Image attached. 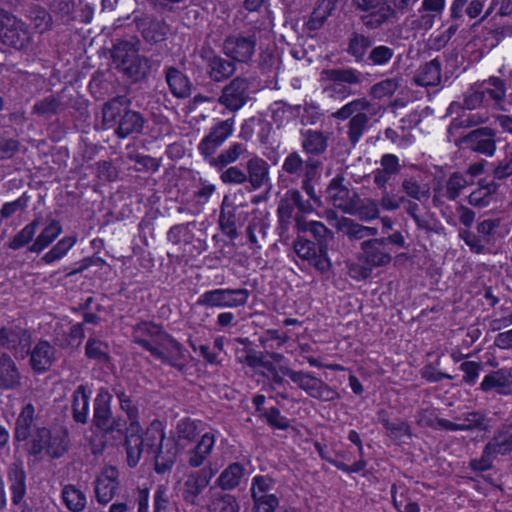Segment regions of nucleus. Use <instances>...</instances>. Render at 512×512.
I'll list each match as a JSON object with an SVG mask.
<instances>
[{"label":"nucleus","mask_w":512,"mask_h":512,"mask_svg":"<svg viewBox=\"0 0 512 512\" xmlns=\"http://www.w3.org/2000/svg\"><path fill=\"white\" fill-rule=\"evenodd\" d=\"M245 468L242 464L235 462L225 468L217 479V484L222 490H231L240 484L244 476Z\"/></svg>","instance_id":"obj_47"},{"label":"nucleus","mask_w":512,"mask_h":512,"mask_svg":"<svg viewBox=\"0 0 512 512\" xmlns=\"http://www.w3.org/2000/svg\"><path fill=\"white\" fill-rule=\"evenodd\" d=\"M295 207L288 201L286 195L280 200L278 208H277V216L279 226L278 229L281 233L288 230V226L290 224V220L293 216V211Z\"/></svg>","instance_id":"obj_61"},{"label":"nucleus","mask_w":512,"mask_h":512,"mask_svg":"<svg viewBox=\"0 0 512 512\" xmlns=\"http://www.w3.org/2000/svg\"><path fill=\"white\" fill-rule=\"evenodd\" d=\"M165 80L173 96L185 99L191 94V82L189 78L175 67L165 69Z\"/></svg>","instance_id":"obj_36"},{"label":"nucleus","mask_w":512,"mask_h":512,"mask_svg":"<svg viewBox=\"0 0 512 512\" xmlns=\"http://www.w3.org/2000/svg\"><path fill=\"white\" fill-rule=\"evenodd\" d=\"M420 86H437L441 82V63L435 58L419 67L414 76Z\"/></svg>","instance_id":"obj_41"},{"label":"nucleus","mask_w":512,"mask_h":512,"mask_svg":"<svg viewBox=\"0 0 512 512\" xmlns=\"http://www.w3.org/2000/svg\"><path fill=\"white\" fill-rule=\"evenodd\" d=\"M85 355L89 359H93L101 363H107L110 361L108 344L95 337H90L87 340Z\"/></svg>","instance_id":"obj_52"},{"label":"nucleus","mask_w":512,"mask_h":512,"mask_svg":"<svg viewBox=\"0 0 512 512\" xmlns=\"http://www.w3.org/2000/svg\"><path fill=\"white\" fill-rule=\"evenodd\" d=\"M6 478L11 494V502L14 506L26 504L27 475L21 460L11 462L6 468Z\"/></svg>","instance_id":"obj_22"},{"label":"nucleus","mask_w":512,"mask_h":512,"mask_svg":"<svg viewBox=\"0 0 512 512\" xmlns=\"http://www.w3.org/2000/svg\"><path fill=\"white\" fill-rule=\"evenodd\" d=\"M203 59L206 63L207 74L215 82H222L230 78L236 71L235 62L215 54L212 50L207 52Z\"/></svg>","instance_id":"obj_26"},{"label":"nucleus","mask_w":512,"mask_h":512,"mask_svg":"<svg viewBox=\"0 0 512 512\" xmlns=\"http://www.w3.org/2000/svg\"><path fill=\"white\" fill-rule=\"evenodd\" d=\"M62 499L66 507L73 512H80L86 506L85 493L72 484H68L63 487Z\"/></svg>","instance_id":"obj_49"},{"label":"nucleus","mask_w":512,"mask_h":512,"mask_svg":"<svg viewBox=\"0 0 512 512\" xmlns=\"http://www.w3.org/2000/svg\"><path fill=\"white\" fill-rule=\"evenodd\" d=\"M221 172L220 179L224 184L243 185L246 184V171L238 166H227Z\"/></svg>","instance_id":"obj_59"},{"label":"nucleus","mask_w":512,"mask_h":512,"mask_svg":"<svg viewBox=\"0 0 512 512\" xmlns=\"http://www.w3.org/2000/svg\"><path fill=\"white\" fill-rule=\"evenodd\" d=\"M335 227L337 231L350 242H362L367 240L369 237H375L378 235V229L376 227L364 226L348 217L339 218Z\"/></svg>","instance_id":"obj_28"},{"label":"nucleus","mask_w":512,"mask_h":512,"mask_svg":"<svg viewBox=\"0 0 512 512\" xmlns=\"http://www.w3.org/2000/svg\"><path fill=\"white\" fill-rule=\"evenodd\" d=\"M101 114L103 128L113 129L119 139L143 133L146 119L141 112L131 109V99L126 95H117L104 102Z\"/></svg>","instance_id":"obj_2"},{"label":"nucleus","mask_w":512,"mask_h":512,"mask_svg":"<svg viewBox=\"0 0 512 512\" xmlns=\"http://www.w3.org/2000/svg\"><path fill=\"white\" fill-rule=\"evenodd\" d=\"M374 115H376V111L366 98L354 99L332 113V117L338 120L350 118L347 125V137L353 147L357 145L368 129L370 119Z\"/></svg>","instance_id":"obj_5"},{"label":"nucleus","mask_w":512,"mask_h":512,"mask_svg":"<svg viewBox=\"0 0 512 512\" xmlns=\"http://www.w3.org/2000/svg\"><path fill=\"white\" fill-rule=\"evenodd\" d=\"M490 445L495 448L498 455H507L512 452V424L504 425L496 431Z\"/></svg>","instance_id":"obj_51"},{"label":"nucleus","mask_w":512,"mask_h":512,"mask_svg":"<svg viewBox=\"0 0 512 512\" xmlns=\"http://www.w3.org/2000/svg\"><path fill=\"white\" fill-rule=\"evenodd\" d=\"M487 121V117L480 115L479 113H469V114H463L458 118H454L449 127H448V133L454 134L459 129H465V128H471L478 126L480 124H484Z\"/></svg>","instance_id":"obj_54"},{"label":"nucleus","mask_w":512,"mask_h":512,"mask_svg":"<svg viewBox=\"0 0 512 512\" xmlns=\"http://www.w3.org/2000/svg\"><path fill=\"white\" fill-rule=\"evenodd\" d=\"M472 184L473 179L468 178L463 172H453L446 181L444 196L450 201H455L462 191Z\"/></svg>","instance_id":"obj_46"},{"label":"nucleus","mask_w":512,"mask_h":512,"mask_svg":"<svg viewBox=\"0 0 512 512\" xmlns=\"http://www.w3.org/2000/svg\"><path fill=\"white\" fill-rule=\"evenodd\" d=\"M30 365L37 373L50 369L55 360V348L48 341H39L33 349L30 348Z\"/></svg>","instance_id":"obj_29"},{"label":"nucleus","mask_w":512,"mask_h":512,"mask_svg":"<svg viewBox=\"0 0 512 512\" xmlns=\"http://www.w3.org/2000/svg\"><path fill=\"white\" fill-rule=\"evenodd\" d=\"M322 166V161L317 158L311 157L303 159L300 154L293 151L287 155L282 164V170L297 177H317L318 170Z\"/></svg>","instance_id":"obj_24"},{"label":"nucleus","mask_w":512,"mask_h":512,"mask_svg":"<svg viewBox=\"0 0 512 512\" xmlns=\"http://www.w3.org/2000/svg\"><path fill=\"white\" fill-rule=\"evenodd\" d=\"M69 444L66 429L51 430L40 426L35 427L32 437L25 443V450L29 456L36 459H42L44 455L51 459H59L68 451Z\"/></svg>","instance_id":"obj_4"},{"label":"nucleus","mask_w":512,"mask_h":512,"mask_svg":"<svg viewBox=\"0 0 512 512\" xmlns=\"http://www.w3.org/2000/svg\"><path fill=\"white\" fill-rule=\"evenodd\" d=\"M124 431L127 464L129 467L133 468L137 466L142 453L146 451V445H144L143 439L141 438L142 428L139 422H134L130 423L128 427H125Z\"/></svg>","instance_id":"obj_25"},{"label":"nucleus","mask_w":512,"mask_h":512,"mask_svg":"<svg viewBox=\"0 0 512 512\" xmlns=\"http://www.w3.org/2000/svg\"><path fill=\"white\" fill-rule=\"evenodd\" d=\"M175 508L171 502V495L167 486L160 484L156 487L153 495V512H174Z\"/></svg>","instance_id":"obj_56"},{"label":"nucleus","mask_w":512,"mask_h":512,"mask_svg":"<svg viewBox=\"0 0 512 512\" xmlns=\"http://www.w3.org/2000/svg\"><path fill=\"white\" fill-rule=\"evenodd\" d=\"M76 236H67L59 240L47 253L42 257V261L46 264H51L63 258L67 252L76 243Z\"/></svg>","instance_id":"obj_53"},{"label":"nucleus","mask_w":512,"mask_h":512,"mask_svg":"<svg viewBox=\"0 0 512 512\" xmlns=\"http://www.w3.org/2000/svg\"><path fill=\"white\" fill-rule=\"evenodd\" d=\"M258 33L259 30L253 28L246 34L227 36L223 42L224 54L234 62H249L255 53Z\"/></svg>","instance_id":"obj_11"},{"label":"nucleus","mask_w":512,"mask_h":512,"mask_svg":"<svg viewBox=\"0 0 512 512\" xmlns=\"http://www.w3.org/2000/svg\"><path fill=\"white\" fill-rule=\"evenodd\" d=\"M35 418V407L27 403L22 407L15 421L13 438L16 442H27L33 435L32 427Z\"/></svg>","instance_id":"obj_35"},{"label":"nucleus","mask_w":512,"mask_h":512,"mask_svg":"<svg viewBox=\"0 0 512 512\" xmlns=\"http://www.w3.org/2000/svg\"><path fill=\"white\" fill-rule=\"evenodd\" d=\"M21 386L20 372L7 353L0 355V389L1 390H14Z\"/></svg>","instance_id":"obj_34"},{"label":"nucleus","mask_w":512,"mask_h":512,"mask_svg":"<svg viewBox=\"0 0 512 512\" xmlns=\"http://www.w3.org/2000/svg\"><path fill=\"white\" fill-rule=\"evenodd\" d=\"M456 420H463V423L442 422L447 431H488V419L480 411H471L463 414L462 417H456Z\"/></svg>","instance_id":"obj_30"},{"label":"nucleus","mask_w":512,"mask_h":512,"mask_svg":"<svg viewBox=\"0 0 512 512\" xmlns=\"http://www.w3.org/2000/svg\"><path fill=\"white\" fill-rule=\"evenodd\" d=\"M132 338L134 343L149 351L153 357L179 371L184 370L185 365L180 360L184 358L185 349L161 326L147 321L137 323L133 327Z\"/></svg>","instance_id":"obj_1"},{"label":"nucleus","mask_w":512,"mask_h":512,"mask_svg":"<svg viewBox=\"0 0 512 512\" xmlns=\"http://www.w3.org/2000/svg\"><path fill=\"white\" fill-rule=\"evenodd\" d=\"M0 41L7 47L24 50L31 42V33L21 19L11 14L0 23Z\"/></svg>","instance_id":"obj_15"},{"label":"nucleus","mask_w":512,"mask_h":512,"mask_svg":"<svg viewBox=\"0 0 512 512\" xmlns=\"http://www.w3.org/2000/svg\"><path fill=\"white\" fill-rule=\"evenodd\" d=\"M31 333L20 326L0 328V347L11 350L16 358L24 359L30 353Z\"/></svg>","instance_id":"obj_16"},{"label":"nucleus","mask_w":512,"mask_h":512,"mask_svg":"<svg viewBox=\"0 0 512 512\" xmlns=\"http://www.w3.org/2000/svg\"><path fill=\"white\" fill-rule=\"evenodd\" d=\"M391 247H387L381 238L367 239L361 242L358 259L363 264L373 268L389 265L392 261Z\"/></svg>","instance_id":"obj_17"},{"label":"nucleus","mask_w":512,"mask_h":512,"mask_svg":"<svg viewBox=\"0 0 512 512\" xmlns=\"http://www.w3.org/2000/svg\"><path fill=\"white\" fill-rule=\"evenodd\" d=\"M154 469L157 474H164L170 471L176 461L178 447L176 442L167 438L165 442L154 450Z\"/></svg>","instance_id":"obj_32"},{"label":"nucleus","mask_w":512,"mask_h":512,"mask_svg":"<svg viewBox=\"0 0 512 512\" xmlns=\"http://www.w3.org/2000/svg\"><path fill=\"white\" fill-rule=\"evenodd\" d=\"M234 119H226L217 123L210 132L199 142L197 149L206 161L215 155L217 149L232 135Z\"/></svg>","instance_id":"obj_21"},{"label":"nucleus","mask_w":512,"mask_h":512,"mask_svg":"<svg viewBox=\"0 0 512 512\" xmlns=\"http://www.w3.org/2000/svg\"><path fill=\"white\" fill-rule=\"evenodd\" d=\"M301 147L307 158H317L323 155L328 149L329 136L319 130L308 129L302 131Z\"/></svg>","instance_id":"obj_31"},{"label":"nucleus","mask_w":512,"mask_h":512,"mask_svg":"<svg viewBox=\"0 0 512 512\" xmlns=\"http://www.w3.org/2000/svg\"><path fill=\"white\" fill-rule=\"evenodd\" d=\"M112 394L107 388L101 387L93 402L92 424L102 433L108 435L113 433L122 434L126 421L115 417L111 409Z\"/></svg>","instance_id":"obj_7"},{"label":"nucleus","mask_w":512,"mask_h":512,"mask_svg":"<svg viewBox=\"0 0 512 512\" xmlns=\"http://www.w3.org/2000/svg\"><path fill=\"white\" fill-rule=\"evenodd\" d=\"M454 142L472 152L492 157L496 152V131L490 127L476 128Z\"/></svg>","instance_id":"obj_13"},{"label":"nucleus","mask_w":512,"mask_h":512,"mask_svg":"<svg viewBox=\"0 0 512 512\" xmlns=\"http://www.w3.org/2000/svg\"><path fill=\"white\" fill-rule=\"evenodd\" d=\"M253 507L251 512H275L279 506V499L276 495L252 497Z\"/></svg>","instance_id":"obj_64"},{"label":"nucleus","mask_w":512,"mask_h":512,"mask_svg":"<svg viewBox=\"0 0 512 512\" xmlns=\"http://www.w3.org/2000/svg\"><path fill=\"white\" fill-rule=\"evenodd\" d=\"M246 151L241 143H233L228 149L223 150L217 157L214 155L208 158L206 162L216 170H223L230 164L236 162L239 157Z\"/></svg>","instance_id":"obj_44"},{"label":"nucleus","mask_w":512,"mask_h":512,"mask_svg":"<svg viewBox=\"0 0 512 512\" xmlns=\"http://www.w3.org/2000/svg\"><path fill=\"white\" fill-rule=\"evenodd\" d=\"M279 371L289 377L299 389L305 391L312 398L326 402L339 398V393L335 389L311 373L295 371L286 366H280Z\"/></svg>","instance_id":"obj_8"},{"label":"nucleus","mask_w":512,"mask_h":512,"mask_svg":"<svg viewBox=\"0 0 512 512\" xmlns=\"http://www.w3.org/2000/svg\"><path fill=\"white\" fill-rule=\"evenodd\" d=\"M77 99L72 91L62 89L56 95H50L36 102L32 112L38 116L50 118L68 108L78 109Z\"/></svg>","instance_id":"obj_18"},{"label":"nucleus","mask_w":512,"mask_h":512,"mask_svg":"<svg viewBox=\"0 0 512 512\" xmlns=\"http://www.w3.org/2000/svg\"><path fill=\"white\" fill-rule=\"evenodd\" d=\"M394 50L385 45L375 46L367 56V61L376 66L387 64L393 57Z\"/></svg>","instance_id":"obj_62"},{"label":"nucleus","mask_w":512,"mask_h":512,"mask_svg":"<svg viewBox=\"0 0 512 512\" xmlns=\"http://www.w3.org/2000/svg\"><path fill=\"white\" fill-rule=\"evenodd\" d=\"M90 394L87 386L83 384L72 394V417L76 423L85 425L88 422Z\"/></svg>","instance_id":"obj_38"},{"label":"nucleus","mask_w":512,"mask_h":512,"mask_svg":"<svg viewBox=\"0 0 512 512\" xmlns=\"http://www.w3.org/2000/svg\"><path fill=\"white\" fill-rule=\"evenodd\" d=\"M401 190L405 198L409 197L420 203H425L430 198V188L426 184H420L414 177H407L401 183Z\"/></svg>","instance_id":"obj_48"},{"label":"nucleus","mask_w":512,"mask_h":512,"mask_svg":"<svg viewBox=\"0 0 512 512\" xmlns=\"http://www.w3.org/2000/svg\"><path fill=\"white\" fill-rule=\"evenodd\" d=\"M372 44L373 41L369 36L353 31L348 37L346 52L356 62H363Z\"/></svg>","instance_id":"obj_42"},{"label":"nucleus","mask_w":512,"mask_h":512,"mask_svg":"<svg viewBox=\"0 0 512 512\" xmlns=\"http://www.w3.org/2000/svg\"><path fill=\"white\" fill-rule=\"evenodd\" d=\"M496 390L499 394H508L512 391V371L498 369L487 374L480 384V390L489 392Z\"/></svg>","instance_id":"obj_33"},{"label":"nucleus","mask_w":512,"mask_h":512,"mask_svg":"<svg viewBox=\"0 0 512 512\" xmlns=\"http://www.w3.org/2000/svg\"><path fill=\"white\" fill-rule=\"evenodd\" d=\"M119 490V471L114 466H105L94 481V491L97 501L109 503Z\"/></svg>","instance_id":"obj_23"},{"label":"nucleus","mask_w":512,"mask_h":512,"mask_svg":"<svg viewBox=\"0 0 512 512\" xmlns=\"http://www.w3.org/2000/svg\"><path fill=\"white\" fill-rule=\"evenodd\" d=\"M398 88V81L394 78H389L374 84L370 89V95L376 99H382L392 96Z\"/></svg>","instance_id":"obj_60"},{"label":"nucleus","mask_w":512,"mask_h":512,"mask_svg":"<svg viewBox=\"0 0 512 512\" xmlns=\"http://www.w3.org/2000/svg\"><path fill=\"white\" fill-rule=\"evenodd\" d=\"M250 82L245 77H235L222 89L218 102L228 110L235 112L249 100Z\"/></svg>","instance_id":"obj_19"},{"label":"nucleus","mask_w":512,"mask_h":512,"mask_svg":"<svg viewBox=\"0 0 512 512\" xmlns=\"http://www.w3.org/2000/svg\"><path fill=\"white\" fill-rule=\"evenodd\" d=\"M483 365L481 362L464 361L460 364L459 369L464 373L462 382L466 385L473 386L476 384Z\"/></svg>","instance_id":"obj_63"},{"label":"nucleus","mask_w":512,"mask_h":512,"mask_svg":"<svg viewBox=\"0 0 512 512\" xmlns=\"http://www.w3.org/2000/svg\"><path fill=\"white\" fill-rule=\"evenodd\" d=\"M210 512H239V504L236 498L230 494L216 495L210 505Z\"/></svg>","instance_id":"obj_57"},{"label":"nucleus","mask_w":512,"mask_h":512,"mask_svg":"<svg viewBox=\"0 0 512 512\" xmlns=\"http://www.w3.org/2000/svg\"><path fill=\"white\" fill-rule=\"evenodd\" d=\"M228 197L225 196L221 205L219 215V226L221 231L226 234L230 239L238 237L237 222V206L227 203Z\"/></svg>","instance_id":"obj_40"},{"label":"nucleus","mask_w":512,"mask_h":512,"mask_svg":"<svg viewBox=\"0 0 512 512\" xmlns=\"http://www.w3.org/2000/svg\"><path fill=\"white\" fill-rule=\"evenodd\" d=\"M246 183L249 191H256L270 185L269 164L262 158L254 156L245 165Z\"/></svg>","instance_id":"obj_27"},{"label":"nucleus","mask_w":512,"mask_h":512,"mask_svg":"<svg viewBox=\"0 0 512 512\" xmlns=\"http://www.w3.org/2000/svg\"><path fill=\"white\" fill-rule=\"evenodd\" d=\"M215 444V436L212 433H205L197 445L188 451L187 462L190 467L198 468L202 466L208 456L211 454Z\"/></svg>","instance_id":"obj_39"},{"label":"nucleus","mask_w":512,"mask_h":512,"mask_svg":"<svg viewBox=\"0 0 512 512\" xmlns=\"http://www.w3.org/2000/svg\"><path fill=\"white\" fill-rule=\"evenodd\" d=\"M343 174H337L329 182L325 194L328 203L345 213L353 214L357 208L358 195L345 184Z\"/></svg>","instance_id":"obj_14"},{"label":"nucleus","mask_w":512,"mask_h":512,"mask_svg":"<svg viewBox=\"0 0 512 512\" xmlns=\"http://www.w3.org/2000/svg\"><path fill=\"white\" fill-rule=\"evenodd\" d=\"M322 77L331 83L324 88V92L332 98L344 100L353 94L348 85L360 84L362 74L352 68H333L322 71Z\"/></svg>","instance_id":"obj_9"},{"label":"nucleus","mask_w":512,"mask_h":512,"mask_svg":"<svg viewBox=\"0 0 512 512\" xmlns=\"http://www.w3.org/2000/svg\"><path fill=\"white\" fill-rule=\"evenodd\" d=\"M250 292L245 288L214 289L204 292L197 300V304L205 307L237 308L244 306Z\"/></svg>","instance_id":"obj_12"},{"label":"nucleus","mask_w":512,"mask_h":512,"mask_svg":"<svg viewBox=\"0 0 512 512\" xmlns=\"http://www.w3.org/2000/svg\"><path fill=\"white\" fill-rule=\"evenodd\" d=\"M139 46L140 40L131 36L116 39L111 49L115 69L133 82L146 80L155 64L152 59L139 53Z\"/></svg>","instance_id":"obj_3"},{"label":"nucleus","mask_w":512,"mask_h":512,"mask_svg":"<svg viewBox=\"0 0 512 512\" xmlns=\"http://www.w3.org/2000/svg\"><path fill=\"white\" fill-rule=\"evenodd\" d=\"M215 471L211 466H205L202 469L187 475L182 486L183 500L192 505L199 506L200 494L209 485Z\"/></svg>","instance_id":"obj_20"},{"label":"nucleus","mask_w":512,"mask_h":512,"mask_svg":"<svg viewBox=\"0 0 512 512\" xmlns=\"http://www.w3.org/2000/svg\"><path fill=\"white\" fill-rule=\"evenodd\" d=\"M352 3L357 10L367 12L360 20L370 30L380 28L397 16L395 8L387 0H352Z\"/></svg>","instance_id":"obj_10"},{"label":"nucleus","mask_w":512,"mask_h":512,"mask_svg":"<svg viewBox=\"0 0 512 512\" xmlns=\"http://www.w3.org/2000/svg\"><path fill=\"white\" fill-rule=\"evenodd\" d=\"M141 438L143 439L144 445H146V451L148 453H154V450L166 440L163 430L159 425L154 423L148 427L144 433L141 431Z\"/></svg>","instance_id":"obj_55"},{"label":"nucleus","mask_w":512,"mask_h":512,"mask_svg":"<svg viewBox=\"0 0 512 512\" xmlns=\"http://www.w3.org/2000/svg\"><path fill=\"white\" fill-rule=\"evenodd\" d=\"M40 224V218L37 217L26 226H24L8 243L7 247L12 250H19L30 244L36 234Z\"/></svg>","instance_id":"obj_50"},{"label":"nucleus","mask_w":512,"mask_h":512,"mask_svg":"<svg viewBox=\"0 0 512 512\" xmlns=\"http://www.w3.org/2000/svg\"><path fill=\"white\" fill-rule=\"evenodd\" d=\"M498 456L490 443L488 442L482 452V455L479 459H472L469 463V466L474 471L484 472L490 470L492 468L493 460Z\"/></svg>","instance_id":"obj_58"},{"label":"nucleus","mask_w":512,"mask_h":512,"mask_svg":"<svg viewBox=\"0 0 512 512\" xmlns=\"http://www.w3.org/2000/svg\"><path fill=\"white\" fill-rule=\"evenodd\" d=\"M378 421L385 427L388 436L392 439H401L403 436H407L408 438L412 437L409 423L402 419L390 421L388 413L385 410L378 412Z\"/></svg>","instance_id":"obj_45"},{"label":"nucleus","mask_w":512,"mask_h":512,"mask_svg":"<svg viewBox=\"0 0 512 512\" xmlns=\"http://www.w3.org/2000/svg\"><path fill=\"white\" fill-rule=\"evenodd\" d=\"M134 22L147 42L157 43L164 40L166 35L165 23L150 17H135Z\"/></svg>","instance_id":"obj_37"},{"label":"nucleus","mask_w":512,"mask_h":512,"mask_svg":"<svg viewBox=\"0 0 512 512\" xmlns=\"http://www.w3.org/2000/svg\"><path fill=\"white\" fill-rule=\"evenodd\" d=\"M62 233V226L58 220H51V222L41 231L35 238L33 243L28 247L29 252L40 253L46 249L60 234Z\"/></svg>","instance_id":"obj_43"},{"label":"nucleus","mask_w":512,"mask_h":512,"mask_svg":"<svg viewBox=\"0 0 512 512\" xmlns=\"http://www.w3.org/2000/svg\"><path fill=\"white\" fill-rule=\"evenodd\" d=\"M381 168L373 171L374 184L381 190L380 205L388 211L397 210L406 201L404 196H398L387 190V183L400 172L399 159L394 154H384L380 160Z\"/></svg>","instance_id":"obj_6"}]
</instances>
